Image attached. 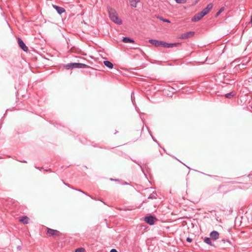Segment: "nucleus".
Listing matches in <instances>:
<instances>
[{
    "label": "nucleus",
    "mask_w": 252,
    "mask_h": 252,
    "mask_svg": "<svg viewBox=\"0 0 252 252\" xmlns=\"http://www.w3.org/2000/svg\"><path fill=\"white\" fill-rule=\"evenodd\" d=\"M108 12L109 18L112 21L118 25H121L122 24V20L118 17V13L114 9L108 7Z\"/></svg>",
    "instance_id": "f257e3e1"
},
{
    "label": "nucleus",
    "mask_w": 252,
    "mask_h": 252,
    "mask_svg": "<svg viewBox=\"0 0 252 252\" xmlns=\"http://www.w3.org/2000/svg\"><path fill=\"white\" fill-rule=\"evenodd\" d=\"M47 234L49 237L53 236H59L60 232L57 230L47 228Z\"/></svg>",
    "instance_id": "f03ea898"
},
{
    "label": "nucleus",
    "mask_w": 252,
    "mask_h": 252,
    "mask_svg": "<svg viewBox=\"0 0 252 252\" xmlns=\"http://www.w3.org/2000/svg\"><path fill=\"white\" fill-rule=\"evenodd\" d=\"M156 220L157 219L152 216L146 217L144 219V220L150 225L154 224Z\"/></svg>",
    "instance_id": "7ed1b4c3"
},
{
    "label": "nucleus",
    "mask_w": 252,
    "mask_h": 252,
    "mask_svg": "<svg viewBox=\"0 0 252 252\" xmlns=\"http://www.w3.org/2000/svg\"><path fill=\"white\" fill-rule=\"evenodd\" d=\"M149 42L154 45H155L156 47H160L162 46L163 47V41H159L156 39H150L149 40Z\"/></svg>",
    "instance_id": "20e7f679"
},
{
    "label": "nucleus",
    "mask_w": 252,
    "mask_h": 252,
    "mask_svg": "<svg viewBox=\"0 0 252 252\" xmlns=\"http://www.w3.org/2000/svg\"><path fill=\"white\" fill-rule=\"evenodd\" d=\"M18 43L19 47L24 51H28V48L24 43V41L20 38H18Z\"/></svg>",
    "instance_id": "39448f33"
},
{
    "label": "nucleus",
    "mask_w": 252,
    "mask_h": 252,
    "mask_svg": "<svg viewBox=\"0 0 252 252\" xmlns=\"http://www.w3.org/2000/svg\"><path fill=\"white\" fill-rule=\"evenodd\" d=\"M204 16L200 13H198L197 14H195L192 18H191V21L192 22H197L199 21L202 17H203Z\"/></svg>",
    "instance_id": "423d86ee"
},
{
    "label": "nucleus",
    "mask_w": 252,
    "mask_h": 252,
    "mask_svg": "<svg viewBox=\"0 0 252 252\" xmlns=\"http://www.w3.org/2000/svg\"><path fill=\"white\" fill-rule=\"evenodd\" d=\"M194 34V32H186L183 34H182L180 36V38L181 39H186L192 36Z\"/></svg>",
    "instance_id": "0eeeda50"
},
{
    "label": "nucleus",
    "mask_w": 252,
    "mask_h": 252,
    "mask_svg": "<svg viewBox=\"0 0 252 252\" xmlns=\"http://www.w3.org/2000/svg\"><path fill=\"white\" fill-rule=\"evenodd\" d=\"M72 65H73V68H84V67L87 66V65L86 64H85L84 63H72Z\"/></svg>",
    "instance_id": "6e6552de"
},
{
    "label": "nucleus",
    "mask_w": 252,
    "mask_h": 252,
    "mask_svg": "<svg viewBox=\"0 0 252 252\" xmlns=\"http://www.w3.org/2000/svg\"><path fill=\"white\" fill-rule=\"evenodd\" d=\"M210 236L214 240H217L219 238V233L217 231H213L210 233Z\"/></svg>",
    "instance_id": "1a4fd4ad"
},
{
    "label": "nucleus",
    "mask_w": 252,
    "mask_h": 252,
    "mask_svg": "<svg viewBox=\"0 0 252 252\" xmlns=\"http://www.w3.org/2000/svg\"><path fill=\"white\" fill-rule=\"evenodd\" d=\"M53 7L57 10L59 14H61L65 12V9L63 7L56 5H53Z\"/></svg>",
    "instance_id": "9d476101"
},
{
    "label": "nucleus",
    "mask_w": 252,
    "mask_h": 252,
    "mask_svg": "<svg viewBox=\"0 0 252 252\" xmlns=\"http://www.w3.org/2000/svg\"><path fill=\"white\" fill-rule=\"evenodd\" d=\"M177 43H168L165 42H163V47L165 48H172L175 47L177 45Z\"/></svg>",
    "instance_id": "9b49d317"
},
{
    "label": "nucleus",
    "mask_w": 252,
    "mask_h": 252,
    "mask_svg": "<svg viewBox=\"0 0 252 252\" xmlns=\"http://www.w3.org/2000/svg\"><path fill=\"white\" fill-rule=\"evenodd\" d=\"M29 219L27 216H24L19 219V221L23 224H28L29 223Z\"/></svg>",
    "instance_id": "f8f14e48"
},
{
    "label": "nucleus",
    "mask_w": 252,
    "mask_h": 252,
    "mask_svg": "<svg viewBox=\"0 0 252 252\" xmlns=\"http://www.w3.org/2000/svg\"><path fill=\"white\" fill-rule=\"evenodd\" d=\"M103 63L106 66H107L109 68L111 69L113 67V63L111 62H110V61H105L103 62Z\"/></svg>",
    "instance_id": "ddd939ff"
},
{
    "label": "nucleus",
    "mask_w": 252,
    "mask_h": 252,
    "mask_svg": "<svg viewBox=\"0 0 252 252\" xmlns=\"http://www.w3.org/2000/svg\"><path fill=\"white\" fill-rule=\"evenodd\" d=\"M123 41L125 43H134V41L128 37H124L123 39Z\"/></svg>",
    "instance_id": "4468645a"
},
{
    "label": "nucleus",
    "mask_w": 252,
    "mask_h": 252,
    "mask_svg": "<svg viewBox=\"0 0 252 252\" xmlns=\"http://www.w3.org/2000/svg\"><path fill=\"white\" fill-rule=\"evenodd\" d=\"M139 1V0H129L130 5L133 7L137 6V4Z\"/></svg>",
    "instance_id": "2eb2a0df"
},
{
    "label": "nucleus",
    "mask_w": 252,
    "mask_h": 252,
    "mask_svg": "<svg viewBox=\"0 0 252 252\" xmlns=\"http://www.w3.org/2000/svg\"><path fill=\"white\" fill-rule=\"evenodd\" d=\"M203 241L205 243H206L210 246H213V244L211 242V240L210 238L205 237L203 239Z\"/></svg>",
    "instance_id": "dca6fc26"
},
{
    "label": "nucleus",
    "mask_w": 252,
    "mask_h": 252,
    "mask_svg": "<svg viewBox=\"0 0 252 252\" xmlns=\"http://www.w3.org/2000/svg\"><path fill=\"white\" fill-rule=\"evenodd\" d=\"M234 94H235L234 93H233V92H231V93L226 94L225 95V96L226 98H231L234 95Z\"/></svg>",
    "instance_id": "f3484780"
},
{
    "label": "nucleus",
    "mask_w": 252,
    "mask_h": 252,
    "mask_svg": "<svg viewBox=\"0 0 252 252\" xmlns=\"http://www.w3.org/2000/svg\"><path fill=\"white\" fill-rule=\"evenodd\" d=\"M213 4L212 3H209L207 5V6L205 7L209 12L213 8Z\"/></svg>",
    "instance_id": "a211bd4d"
},
{
    "label": "nucleus",
    "mask_w": 252,
    "mask_h": 252,
    "mask_svg": "<svg viewBox=\"0 0 252 252\" xmlns=\"http://www.w3.org/2000/svg\"><path fill=\"white\" fill-rule=\"evenodd\" d=\"M213 4L212 3H209L207 5V6L205 7L209 12L213 8Z\"/></svg>",
    "instance_id": "6ab92c4d"
},
{
    "label": "nucleus",
    "mask_w": 252,
    "mask_h": 252,
    "mask_svg": "<svg viewBox=\"0 0 252 252\" xmlns=\"http://www.w3.org/2000/svg\"><path fill=\"white\" fill-rule=\"evenodd\" d=\"M209 12L205 8H204L201 12L200 13L204 16H205L206 15H207Z\"/></svg>",
    "instance_id": "aec40b11"
},
{
    "label": "nucleus",
    "mask_w": 252,
    "mask_h": 252,
    "mask_svg": "<svg viewBox=\"0 0 252 252\" xmlns=\"http://www.w3.org/2000/svg\"><path fill=\"white\" fill-rule=\"evenodd\" d=\"M72 63H68L65 65V68L67 69L73 68Z\"/></svg>",
    "instance_id": "412c9836"
},
{
    "label": "nucleus",
    "mask_w": 252,
    "mask_h": 252,
    "mask_svg": "<svg viewBox=\"0 0 252 252\" xmlns=\"http://www.w3.org/2000/svg\"><path fill=\"white\" fill-rule=\"evenodd\" d=\"M224 9L223 7H221L220 10L217 12L216 16H218Z\"/></svg>",
    "instance_id": "4be33fe9"
},
{
    "label": "nucleus",
    "mask_w": 252,
    "mask_h": 252,
    "mask_svg": "<svg viewBox=\"0 0 252 252\" xmlns=\"http://www.w3.org/2000/svg\"><path fill=\"white\" fill-rule=\"evenodd\" d=\"M158 18L159 19H160L161 21H162L163 22H167V23H170V21L168 19H163L161 17H158Z\"/></svg>",
    "instance_id": "5701e85b"
},
{
    "label": "nucleus",
    "mask_w": 252,
    "mask_h": 252,
    "mask_svg": "<svg viewBox=\"0 0 252 252\" xmlns=\"http://www.w3.org/2000/svg\"><path fill=\"white\" fill-rule=\"evenodd\" d=\"M85 250L84 248H79L76 250L75 252H85Z\"/></svg>",
    "instance_id": "b1692460"
},
{
    "label": "nucleus",
    "mask_w": 252,
    "mask_h": 252,
    "mask_svg": "<svg viewBox=\"0 0 252 252\" xmlns=\"http://www.w3.org/2000/svg\"><path fill=\"white\" fill-rule=\"evenodd\" d=\"M178 3H185L187 1L186 0H175Z\"/></svg>",
    "instance_id": "393cba45"
},
{
    "label": "nucleus",
    "mask_w": 252,
    "mask_h": 252,
    "mask_svg": "<svg viewBox=\"0 0 252 252\" xmlns=\"http://www.w3.org/2000/svg\"><path fill=\"white\" fill-rule=\"evenodd\" d=\"M192 239H191V238H190L188 237V238H187V242H189V243L191 242H192Z\"/></svg>",
    "instance_id": "a878e982"
},
{
    "label": "nucleus",
    "mask_w": 252,
    "mask_h": 252,
    "mask_svg": "<svg viewBox=\"0 0 252 252\" xmlns=\"http://www.w3.org/2000/svg\"><path fill=\"white\" fill-rule=\"evenodd\" d=\"M110 252H118L115 249H112L111 251H110Z\"/></svg>",
    "instance_id": "bb28decb"
},
{
    "label": "nucleus",
    "mask_w": 252,
    "mask_h": 252,
    "mask_svg": "<svg viewBox=\"0 0 252 252\" xmlns=\"http://www.w3.org/2000/svg\"><path fill=\"white\" fill-rule=\"evenodd\" d=\"M77 190H78V191H80V192H82L83 193H85L83 191L81 190L80 189H77Z\"/></svg>",
    "instance_id": "cd10ccee"
},
{
    "label": "nucleus",
    "mask_w": 252,
    "mask_h": 252,
    "mask_svg": "<svg viewBox=\"0 0 252 252\" xmlns=\"http://www.w3.org/2000/svg\"><path fill=\"white\" fill-rule=\"evenodd\" d=\"M148 198H152V197H151V196H150Z\"/></svg>",
    "instance_id": "c85d7f7f"
}]
</instances>
